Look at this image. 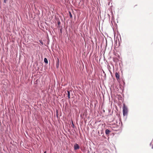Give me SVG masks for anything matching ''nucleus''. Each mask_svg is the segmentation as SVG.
<instances>
[{
	"mask_svg": "<svg viewBox=\"0 0 153 153\" xmlns=\"http://www.w3.org/2000/svg\"><path fill=\"white\" fill-rule=\"evenodd\" d=\"M128 110L127 107L124 105L123 108V115L124 116L127 115V114Z\"/></svg>",
	"mask_w": 153,
	"mask_h": 153,
	"instance_id": "nucleus-1",
	"label": "nucleus"
},
{
	"mask_svg": "<svg viewBox=\"0 0 153 153\" xmlns=\"http://www.w3.org/2000/svg\"><path fill=\"white\" fill-rule=\"evenodd\" d=\"M74 150H76L79 149V146L78 144L76 143L74 144Z\"/></svg>",
	"mask_w": 153,
	"mask_h": 153,
	"instance_id": "nucleus-2",
	"label": "nucleus"
},
{
	"mask_svg": "<svg viewBox=\"0 0 153 153\" xmlns=\"http://www.w3.org/2000/svg\"><path fill=\"white\" fill-rule=\"evenodd\" d=\"M115 76L117 80L119 79H120V75L119 74L116 72L115 74Z\"/></svg>",
	"mask_w": 153,
	"mask_h": 153,
	"instance_id": "nucleus-3",
	"label": "nucleus"
},
{
	"mask_svg": "<svg viewBox=\"0 0 153 153\" xmlns=\"http://www.w3.org/2000/svg\"><path fill=\"white\" fill-rule=\"evenodd\" d=\"M110 131L108 129H106L105 130V132L106 134H108L110 133Z\"/></svg>",
	"mask_w": 153,
	"mask_h": 153,
	"instance_id": "nucleus-4",
	"label": "nucleus"
},
{
	"mask_svg": "<svg viewBox=\"0 0 153 153\" xmlns=\"http://www.w3.org/2000/svg\"><path fill=\"white\" fill-rule=\"evenodd\" d=\"M44 62L45 63L47 64L48 63V61L46 58H45L44 59Z\"/></svg>",
	"mask_w": 153,
	"mask_h": 153,
	"instance_id": "nucleus-5",
	"label": "nucleus"
},
{
	"mask_svg": "<svg viewBox=\"0 0 153 153\" xmlns=\"http://www.w3.org/2000/svg\"><path fill=\"white\" fill-rule=\"evenodd\" d=\"M68 92V99L70 98V92L69 91H67Z\"/></svg>",
	"mask_w": 153,
	"mask_h": 153,
	"instance_id": "nucleus-6",
	"label": "nucleus"
},
{
	"mask_svg": "<svg viewBox=\"0 0 153 153\" xmlns=\"http://www.w3.org/2000/svg\"><path fill=\"white\" fill-rule=\"evenodd\" d=\"M69 13L70 17L71 18H72V15L70 11L69 12Z\"/></svg>",
	"mask_w": 153,
	"mask_h": 153,
	"instance_id": "nucleus-7",
	"label": "nucleus"
},
{
	"mask_svg": "<svg viewBox=\"0 0 153 153\" xmlns=\"http://www.w3.org/2000/svg\"><path fill=\"white\" fill-rule=\"evenodd\" d=\"M153 144V139H152V141L150 144Z\"/></svg>",
	"mask_w": 153,
	"mask_h": 153,
	"instance_id": "nucleus-8",
	"label": "nucleus"
},
{
	"mask_svg": "<svg viewBox=\"0 0 153 153\" xmlns=\"http://www.w3.org/2000/svg\"><path fill=\"white\" fill-rule=\"evenodd\" d=\"M72 123L73 126L74 127V124L72 121Z\"/></svg>",
	"mask_w": 153,
	"mask_h": 153,
	"instance_id": "nucleus-9",
	"label": "nucleus"
},
{
	"mask_svg": "<svg viewBox=\"0 0 153 153\" xmlns=\"http://www.w3.org/2000/svg\"><path fill=\"white\" fill-rule=\"evenodd\" d=\"M39 42H40V43H41L42 44V41L40 40H39Z\"/></svg>",
	"mask_w": 153,
	"mask_h": 153,
	"instance_id": "nucleus-10",
	"label": "nucleus"
},
{
	"mask_svg": "<svg viewBox=\"0 0 153 153\" xmlns=\"http://www.w3.org/2000/svg\"><path fill=\"white\" fill-rule=\"evenodd\" d=\"M4 2L5 3H6V0H4Z\"/></svg>",
	"mask_w": 153,
	"mask_h": 153,
	"instance_id": "nucleus-11",
	"label": "nucleus"
},
{
	"mask_svg": "<svg viewBox=\"0 0 153 153\" xmlns=\"http://www.w3.org/2000/svg\"><path fill=\"white\" fill-rule=\"evenodd\" d=\"M60 23V22H58V25H59Z\"/></svg>",
	"mask_w": 153,
	"mask_h": 153,
	"instance_id": "nucleus-12",
	"label": "nucleus"
},
{
	"mask_svg": "<svg viewBox=\"0 0 153 153\" xmlns=\"http://www.w3.org/2000/svg\"><path fill=\"white\" fill-rule=\"evenodd\" d=\"M152 148L153 149V144H152Z\"/></svg>",
	"mask_w": 153,
	"mask_h": 153,
	"instance_id": "nucleus-13",
	"label": "nucleus"
},
{
	"mask_svg": "<svg viewBox=\"0 0 153 153\" xmlns=\"http://www.w3.org/2000/svg\"><path fill=\"white\" fill-rule=\"evenodd\" d=\"M44 153H46V152H45Z\"/></svg>",
	"mask_w": 153,
	"mask_h": 153,
	"instance_id": "nucleus-14",
	"label": "nucleus"
}]
</instances>
